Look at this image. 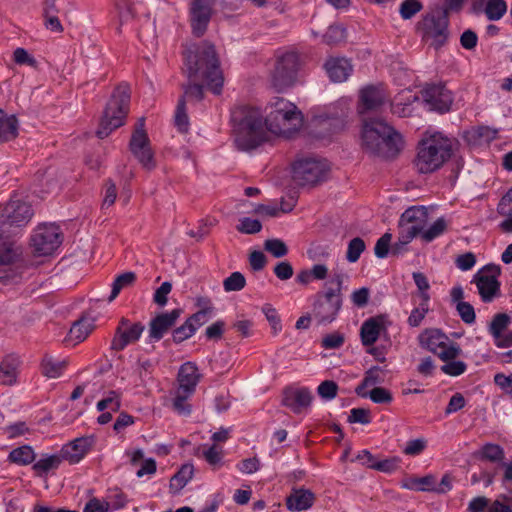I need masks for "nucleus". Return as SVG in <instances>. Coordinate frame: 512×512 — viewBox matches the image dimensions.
I'll return each mask as SVG.
<instances>
[{
	"label": "nucleus",
	"mask_w": 512,
	"mask_h": 512,
	"mask_svg": "<svg viewBox=\"0 0 512 512\" xmlns=\"http://www.w3.org/2000/svg\"><path fill=\"white\" fill-rule=\"evenodd\" d=\"M183 72L188 82L182 85L183 94L179 100L200 102L204 98V87L198 80L205 81L207 87L220 94L224 82L223 72L214 45L204 41L189 48L185 53Z\"/></svg>",
	"instance_id": "f257e3e1"
},
{
	"label": "nucleus",
	"mask_w": 512,
	"mask_h": 512,
	"mask_svg": "<svg viewBox=\"0 0 512 512\" xmlns=\"http://www.w3.org/2000/svg\"><path fill=\"white\" fill-rule=\"evenodd\" d=\"M234 124L235 144L241 151H251L271 140L267 119L258 108L240 106L231 116Z\"/></svg>",
	"instance_id": "f03ea898"
},
{
	"label": "nucleus",
	"mask_w": 512,
	"mask_h": 512,
	"mask_svg": "<svg viewBox=\"0 0 512 512\" xmlns=\"http://www.w3.org/2000/svg\"><path fill=\"white\" fill-rule=\"evenodd\" d=\"M401 135L381 119L365 121L362 130L363 148L381 158H394L402 148Z\"/></svg>",
	"instance_id": "7ed1b4c3"
},
{
	"label": "nucleus",
	"mask_w": 512,
	"mask_h": 512,
	"mask_svg": "<svg viewBox=\"0 0 512 512\" xmlns=\"http://www.w3.org/2000/svg\"><path fill=\"white\" fill-rule=\"evenodd\" d=\"M452 152L453 140L435 133L419 143L414 165L419 173H432L452 156Z\"/></svg>",
	"instance_id": "20e7f679"
},
{
	"label": "nucleus",
	"mask_w": 512,
	"mask_h": 512,
	"mask_svg": "<svg viewBox=\"0 0 512 512\" xmlns=\"http://www.w3.org/2000/svg\"><path fill=\"white\" fill-rule=\"evenodd\" d=\"M130 106V87L119 84L113 91L103 113L96 135L106 138L113 130L121 127L128 115Z\"/></svg>",
	"instance_id": "39448f33"
},
{
	"label": "nucleus",
	"mask_w": 512,
	"mask_h": 512,
	"mask_svg": "<svg viewBox=\"0 0 512 512\" xmlns=\"http://www.w3.org/2000/svg\"><path fill=\"white\" fill-rule=\"evenodd\" d=\"M267 125L271 135H285L298 131L303 124V115L297 106L284 98H277L271 103Z\"/></svg>",
	"instance_id": "423d86ee"
},
{
	"label": "nucleus",
	"mask_w": 512,
	"mask_h": 512,
	"mask_svg": "<svg viewBox=\"0 0 512 512\" xmlns=\"http://www.w3.org/2000/svg\"><path fill=\"white\" fill-rule=\"evenodd\" d=\"M344 275L335 273L329 283L330 287L324 293L317 294L313 305V316L319 325L333 322L342 306L341 289Z\"/></svg>",
	"instance_id": "0eeeda50"
},
{
	"label": "nucleus",
	"mask_w": 512,
	"mask_h": 512,
	"mask_svg": "<svg viewBox=\"0 0 512 512\" xmlns=\"http://www.w3.org/2000/svg\"><path fill=\"white\" fill-rule=\"evenodd\" d=\"M449 18L446 12L440 10L427 13L417 24V30L422 39L430 42L435 49L441 48L448 40Z\"/></svg>",
	"instance_id": "6e6552de"
},
{
	"label": "nucleus",
	"mask_w": 512,
	"mask_h": 512,
	"mask_svg": "<svg viewBox=\"0 0 512 512\" xmlns=\"http://www.w3.org/2000/svg\"><path fill=\"white\" fill-rule=\"evenodd\" d=\"M301 64L300 54L296 51H287L277 58L271 73V85L276 91L281 92L296 82Z\"/></svg>",
	"instance_id": "1a4fd4ad"
},
{
	"label": "nucleus",
	"mask_w": 512,
	"mask_h": 512,
	"mask_svg": "<svg viewBox=\"0 0 512 512\" xmlns=\"http://www.w3.org/2000/svg\"><path fill=\"white\" fill-rule=\"evenodd\" d=\"M422 347L437 355L442 361L457 359L462 350L458 343L438 329H427L419 336Z\"/></svg>",
	"instance_id": "9d476101"
},
{
	"label": "nucleus",
	"mask_w": 512,
	"mask_h": 512,
	"mask_svg": "<svg viewBox=\"0 0 512 512\" xmlns=\"http://www.w3.org/2000/svg\"><path fill=\"white\" fill-rule=\"evenodd\" d=\"M327 173V164L313 158L299 159L292 167V178L298 186H313L323 181Z\"/></svg>",
	"instance_id": "9b49d317"
},
{
	"label": "nucleus",
	"mask_w": 512,
	"mask_h": 512,
	"mask_svg": "<svg viewBox=\"0 0 512 512\" xmlns=\"http://www.w3.org/2000/svg\"><path fill=\"white\" fill-rule=\"evenodd\" d=\"M500 274V266L487 264L473 276L471 282L476 284L478 293L484 303H490L499 296L500 282L498 277Z\"/></svg>",
	"instance_id": "f8f14e48"
},
{
	"label": "nucleus",
	"mask_w": 512,
	"mask_h": 512,
	"mask_svg": "<svg viewBox=\"0 0 512 512\" xmlns=\"http://www.w3.org/2000/svg\"><path fill=\"white\" fill-rule=\"evenodd\" d=\"M33 216V211L27 202L12 198L0 210V230L6 233V226L22 227L28 224Z\"/></svg>",
	"instance_id": "ddd939ff"
},
{
	"label": "nucleus",
	"mask_w": 512,
	"mask_h": 512,
	"mask_svg": "<svg viewBox=\"0 0 512 512\" xmlns=\"http://www.w3.org/2000/svg\"><path fill=\"white\" fill-rule=\"evenodd\" d=\"M32 247L38 256L51 255L62 243L59 227L43 224L37 227L32 238Z\"/></svg>",
	"instance_id": "4468645a"
},
{
	"label": "nucleus",
	"mask_w": 512,
	"mask_h": 512,
	"mask_svg": "<svg viewBox=\"0 0 512 512\" xmlns=\"http://www.w3.org/2000/svg\"><path fill=\"white\" fill-rule=\"evenodd\" d=\"M144 330L145 326L141 322H132L122 317L111 340L110 349L116 352L123 351L128 345L136 343Z\"/></svg>",
	"instance_id": "2eb2a0df"
},
{
	"label": "nucleus",
	"mask_w": 512,
	"mask_h": 512,
	"mask_svg": "<svg viewBox=\"0 0 512 512\" xmlns=\"http://www.w3.org/2000/svg\"><path fill=\"white\" fill-rule=\"evenodd\" d=\"M213 0H192L189 8L192 33L201 37L207 30L212 17Z\"/></svg>",
	"instance_id": "dca6fc26"
},
{
	"label": "nucleus",
	"mask_w": 512,
	"mask_h": 512,
	"mask_svg": "<svg viewBox=\"0 0 512 512\" xmlns=\"http://www.w3.org/2000/svg\"><path fill=\"white\" fill-rule=\"evenodd\" d=\"M422 97L430 110H434L439 113L448 112L453 103L452 92L441 83L427 85L422 90Z\"/></svg>",
	"instance_id": "f3484780"
},
{
	"label": "nucleus",
	"mask_w": 512,
	"mask_h": 512,
	"mask_svg": "<svg viewBox=\"0 0 512 512\" xmlns=\"http://www.w3.org/2000/svg\"><path fill=\"white\" fill-rule=\"evenodd\" d=\"M182 313L181 309L160 313L149 322L148 338L150 342H157L175 325Z\"/></svg>",
	"instance_id": "a211bd4d"
},
{
	"label": "nucleus",
	"mask_w": 512,
	"mask_h": 512,
	"mask_svg": "<svg viewBox=\"0 0 512 512\" xmlns=\"http://www.w3.org/2000/svg\"><path fill=\"white\" fill-rule=\"evenodd\" d=\"M313 400V395L308 388L287 387L283 390L282 405L299 414L308 408Z\"/></svg>",
	"instance_id": "6ab92c4d"
},
{
	"label": "nucleus",
	"mask_w": 512,
	"mask_h": 512,
	"mask_svg": "<svg viewBox=\"0 0 512 512\" xmlns=\"http://www.w3.org/2000/svg\"><path fill=\"white\" fill-rule=\"evenodd\" d=\"M511 319L506 313H497L493 316L489 324L488 331L494 339V344L498 348H508L512 346V330L504 334L508 328Z\"/></svg>",
	"instance_id": "aec40b11"
},
{
	"label": "nucleus",
	"mask_w": 512,
	"mask_h": 512,
	"mask_svg": "<svg viewBox=\"0 0 512 512\" xmlns=\"http://www.w3.org/2000/svg\"><path fill=\"white\" fill-rule=\"evenodd\" d=\"M93 444V437H80L65 444L59 453L63 460L76 464L83 459Z\"/></svg>",
	"instance_id": "412c9836"
},
{
	"label": "nucleus",
	"mask_w": 512,
	"mask_h": 512,
	"mask_svg": "<svg viewBox=\"0 0 512 512\" xmlns=\"http://www.w3.org/2000/svg\"><path fill=\"white\" fill-rule=\"evenodd\" d=\"M428 222V211L425 207L412 206L404 211L400 217L399 226L401 230L415 228L418 236Z\"/></svg>",
	"instance_id": "4be33fe9"
},
{
	"label": "nucleus",
	"mask_w": 512,
	"mask_h": 512,
	"mask_svg": "<svg viewBox=\"0 0 512 512\" xmlns=\"http://www.w3.org/2000/svg\"><path fill=\"white\" fill-rule=\"evenodd\" d=\"M129 149L145 170L152 171L156 168V160L149 139H130Z\"/></svg>",
	"instance_id": "5701e85b"
},
{
	"label": "nucleus",
	"mask_w": 512,
	"mask_h": 512,
	"mask_svg": "<svg viewBox=\"0 0 512 512\" xmlns=\"http://www.w3.org/2000/svg\"><path fill=\"white\" fill-rule=\"evenodd\" d=\"M200 378L201 375L197 366L192 362H186L181 365L178 371L177 381L179 386L177 389L181 390V393L188 392L194 394Z\"/></svg>",
	"instance_id": "b1692460"
},
{
	"label": "nucleus",
	"mask_w": 512,
	"mask_h": 512,
	"mask_svg": "<svg viewBox=\"0 0 512 512\" xmlns=\"http://www.w3.org/2000/svg\"><path fill=\"white\" fill-rule=\"evenodd\" d=\"M386 327L385 316L371 317L363 322L360 329L361 341L364 346L373 345Z\"/></svg>",
	"instance_id": "393cba45"
},
{
	"label": "nucleus",
	"mask_w": 512,
	"mask_h": 512,
	"mask_svg": "<svg viewBox=\"0 0 512 512\" xmlns=\"http://www.w3.org/2000/svg\"><path fill=\"white\" fill-rule=\"evenodd\" d=\"M324 68L330 80L335 83L346 81L353 70L349 60L337 57L328 59Z\"/></svg>",
	"instance_id": "a878e982"
},
{
	"label": "nucleus",
	"mask_w": 512,
	"mask_h": 512,
	"mask_svg": "<svg viewBox=\"0 0 512 512\" xmlns=\"http://www.w3.org/2000/svg\"><path fill=\"white\" fill-rule=\"evenodd\" d=\"M315 500L314 494L307 489H293L286 498V506L291 511H302L309 509Z\"/></svg>",
	"instance_id": "bb28decb"
},
{
	"label": "nucleus",
	"mask_w": 512,
	"mask_h": 512,
	"mask_svg": "<svg viewBox=\"0 0 512 512\" xmlns=\"http://www.w3.org/2000/svg\"><path fill=\"white\" fill-rule=\"evenodd\" d=\"M360 101L363 106L360 112L363 113L364 110H376L382 106L386 101V95L379 87L367 86L361 90Z\"/></svg>",
	"instance_id": "cd10ccee"
},
{
	"label": "nucleus",
	"mask_w": 512,
	"mask_h": 512,
	"mask_svg": "<svg viewBox=\"0 0 512 512\" xmlns=\"http://www.w3.org/2000/svg\"><path fill=\"white\" fill-rule=\"evenodd\" d=\"M18 135V120L0 109V144L14 140Z\"/></svg>",
	"instance_id": "c85d7f7f"
},
{
	"label": "nucleus",
	"mask_w": 512,
	"mask_h": 512,
	"mask_svg": "<svg viewBox=\"0 0 512 512\" xmlns=\"http://www.w3.org/2000/svg\"><path fill=\"white\" fill-rule=\"evenodd\" d=\"M315 125L320 130L319 134L325 137L342 130L345 122L340 116L320 115L315 119Z\"/></svg>",
	"instance_id": "c756f323"
},
{
	"label": "nucleus",
	"mask_w": 512,
	"mask_h": 512,
	"mask_svg": "<svg viewBox=\"0 0 512 512\" xmlns=\"http://www.w3.org/2000/svg\"><path fill=\"white\" fill-rule=\"evenodd\" d=\"M497 136V130L487 126H479L472 128L465 133L467 142L477 146L483 143H489Z\"/></svg>",
	"instance_id": "7c9ffc66"
},
{
	"label": "nucleus",
	"mask_w": 512,
	"mask_h": 512,
	"mask_svg": "<svg viewBox=\"0 0 512 512\" xmlns=\"http://www.w3.org/2000/svg\"><path fill=\"white\" fill-rule=\"evenodd\" d=\"M19 359L16 356L9 355L0 363V384L11 385L15 382Z\"/></svg>",
	"instance_id": "2f4dec72"
},
{
	"label": "nucleus",
	"mask_w": 512,
	"mask_h": 512,
	"mask_svg": "<svg viewBox=\"0 0 512 512\" xmlns=\"http://www.w3.org/2000/svg\"><path fill=\"white\" fill-rule=\"evenodd\" d=\"M19 256V249L9 236L0 233V265H9Z\"/></svg>",
	"instance_id": "473e14b6"
},
{
	"label": "nucleus",
	"mask_w": 512,
	"mask_h": 512,
	"mask_svg": "<svg viewBox=\"0 0 512 512\" xmlns=\"http://www.w3.org/2000/svg\"><path fill=\"white\" fill-rule=\"evenodd\" d=\"M382 382H383L382 368H380L378 366H373L372 368H370L369 370L366 371L361 384H359L356 387L355 392L357 393V395H359L363 398H367V392L365 391V388L369 387V386L381 384Z\"/></svg>",
	"instance_id": "72a5a7b5"
},
{
	"label": "nucleus",
	"mask_w": 512,
	"mask_h": 512,
	"mask_svg": "<svg viewBox=\"0 0 512 512\" xmlns=\"http://www.w3.org/2000/svg\"><path fill=\"white\" fill-rule=\"evenodd\" d=\"M94 329V321L89 318H81L74 322L69 331V339L75 342L85 340Z\"/></svg>",
	"instance_id": "f704fd0d"
},
{
	"label": "nucleus",
	"mask_w": 512,
	"mask_h": 512,
	"mask_svg": "<svg viewBox=\"0 0 512 512\" xmlns=\"http://www.w3.org/2000/svg\"><path fill=\"white\" fill-rule=\"evenodd\" d=\"M477 456L480 460L501 464L505 458V452L498 444L486 443L477 452Z\"/></svg>",
	"instance_id": "c9c22d12"
},
{
	"label": "nucleus",
	"mask_w": 512,
	"mask_h": 512,
	"mask_svg": "<svg viewBox=\"0 0 512 512\" xmlns=\"http://www.w3.org/2000/svg\"><path fill=\"white\" fill-rule=\"evenodd\" d=\"M194 466L192 464H183L179 471L170 480V490L177 493L183 489L192 479Z\"/></svg>",
	"instance_id": "e433bc0d"
},
{
	"label": "nucleus",
	"mask_w": 512,
	"mask_h": 512,
	"mask_svg": "<svg viewBox=\"0 0 512 512\" xmlns=\"http://www.w3.org/2000/svg\"><path fill=\"white\" fill-rule=\"evenodd\" d=\"M35 457L36 455L32 447L24 445L13 449L9 453L8 459L12 463L25 466L31 464L35 460Z\"/></svg>",
	"instance_id": "4c0bfd02"
},
{
	"label": "nucleus",
	"mask_w": 512,
	"mask_h": 512,
	"mask_svg": "<svg viewBox=\"0 0 512 512\" xmlns=\"http://www.w3.org/2000/svg\"><path fill=\"white\" fill-rule=\"evenodd\" d=\"M66 365V361H57L46 355L41 363L42 373L48 378H57L63 373Z\"/></svg>",
	"instance_id": "58836bf2"
},
{
	"label": "nucleus",
	"mask_w": 512,
	"mask_h": 512,
	"mask_svg": "<svg viewBox=\"0 0 512 512\" xmlns=\"http://www.w3.org/2000/svg\"><path fill=\"white\" fill-rule=\"evenodd\" d=\"M436 479L433 475H426L420 478H411L402 484L403 488L416 491H433Z\"/></svg>",
	"instance_id": "ea45409f"
},
{
	"label": "nucleus",
	"mask_w": 512,
	"mask_h": 512,
	"mask_svg": "<svg viewBox=\"0 0 512 512\" xmlns=\"http://www.w3.org/2000/svg\"><path fill=\"white\" fill-rule=\"evenodd\" d=\"M506 12L507 4L505 0H488L484 7V13L490 21L500 20Z\"/></svg>",
	"instance_id": "a19ab883"
},
{
	"label": "nucleus",
	"mask_w": 512,
	"mask_h": 512,
	"mask_svg": "<svg viewBox=\"0 0 512 512\" xmlns=\"http://www.w3.org/2000/svg\"><path fill=\"white\" fill-rule=\"evenodd\" d=\"M63 458L59 454L49 455L44 458H41L36 463H34L32 469L38 474L41 475L43 473H47L52 469H57Z\"/></svg>",
	"instance_id": "79ce46f5"
},
{
	"label": "nucleus",
	"mask_w": 512,
	"mask_h": 512,
	"mask_svg": "<svg viewBox=\"0 0 512 512\" xmlns=\"http://www.w3.org/2000/svg\"><path fill=\"white\" fill-rule=\"evenodd\" d=\"M136 280V274L134 272H125L116 277L112 284V291L108 298V301H113L123 288L131 286Z\"/></svg>",
	"instance_id": "37998d69"
},
{
	"label": "nucleus",
	"mask_w": 512,
	"mask_h": 512,
	"mask_svg": "<svg viewBox=\"0 0 512 512\" xmlns=\"http://www.w3.org/2000/svg\"><path fill=\"white\" fill-rule=\"evenodd\" d=\"M416 229L400 230L397 242L391 246V254L398 256L406 251V246L416 237Z\"/></svg>",
	"instance_id": "c03bdc74"
},
{
	"label": "nucleus",
	"mask_w": 512,
	"mask_h": 512,
	"mask_svg": "<svg viewBox=\"0 0 512 512\" xmlns=\"http://www.w3.org/2000/svg\"><path fill=\"white\" fill-rule=\"evenodd\" d=\"M366 244L360 237H355L348 243L346 259L350 263H355L359 260L361 254L364 252Z\"/></svg>",
	"instance_id": "a18cd8bd"
},
{
	"label": "nucleus",
	"mask_w": 512,
	"mask_h": 512,
	"mask_svg": "<svg viewBox=\"0 0 512 512\" xmlns=\"http://www.w3.org/2000/svg\"><path fill=\"white\" fill-rule=\"evenodd\" d=\"M193 394L176 390L175 397L173 399V409L180 415H189L191 412V405L187 402Z\"/></svg>",
	"instance_id": "49530a36"
},
{
	"label": "nucleus",
	"mask_w": 512,
	"mask_h": 512,
	"mask_svg": "<svg viewBox=\"0 0 512 512\" xmlns=\"http://www.w3.org/2000/svg\"><path fill=\"white\" fill-rule=\"evenodd\" d=\"M446 222L443 218L437 219L428 229H423L419 234L425 242H431L444 233Z\"/></svg>",
	"instance_id": "de8ad7c7"
},
{
	"label": "nucleus",
	"mask_w": 512,
	"mask_h": 512,
	"mask_svg": "<svg viewBox=\"0 0 512 512\" xmlns=\"http://www.w3.org/2000/svg\"><path fill=\"white\" fill-rule=\"evenodd\" d=\"M346 37V30L340 25H330L323 35V41L328 45H335Z\"/></svg>",
	"instance_id": "09e8293b"
},
{
	"label": "nucleus",
	"mask_w": 512,
	"mask_h": 512,
	"mask_svg": "<svg viewBox=\"0 0 512 512\" xmlns=\"http://www.w3.org/2000/svg\"><path fill=\"white\" fill-rule=\"evenodd\" d=\"M262 312L271 326L273 335H277L282 330L281 319L277 310L271 304H265L262 307Z\"/></svg>",
	"instance_id": "8fccbe9b"
},
{
	"label": "nucleus",
	"mask_w": 512,
	"mask_h": 512,
	"mask_svg": "<svg viewBox=\"0 0 512 512\" xmlns=\"http://www.w3.org/2000/svg\"><path fill=\"white\" fill-rule=\"evenodd\" d=\"M175 126L181 133H186L189 129V118L184 100H178L175 111Z\"/></svg>",
	"instance_id": "3c124183"
},
{
	"label": "nucleus",
	"mask_w": 512,
	"mask_h": 512,
	"mask_svg": "<svg viewBox=\"0 0 512 512\" xmlns=\"http://www.w3.org/2000/svg\"><path fill=\"white\" fill-rule=\"evenodd\" d=\"M121 406V400L119 394L111 390L108 392L107 396L100 400L97 403V409L99 411H104L105 409H110L111 411H118Z\"/></svg>",
	"instance_id": "603ef678"
},
{
	"label": "nucleus",
	"mask_w": 512,
	"mask_h": 512,
	"mask_svg": "<svg viewBox=\"0 0 512 512\" xmlns=\"http://www.w3.org/2000/svg\"><path fill=\"white\" fill-rule=\"evenodd\" d=\"M423 9L419 0H404L399 8V13L404 20L411 19Z\"/></svg>",
	"instance_id": "864d4df0"
},
{
	"label": "nucleus",
	"mask_w": 512,
	"mask_h": 512,
	"mask_svg": "<svg viewBox=\"0 0 512 512\" xmlns=\"http://www.w3.org/2000/svg\"><path fill=\"white\" fill-rule=\"evenodd\" d=\"M246 285V279L240 272H233L223 281V287L226 292L240 291Z\"/></svg>",
	"instance_id": "5fc2aeb1"
},
{
	"label": "nucleus",
	"mask_w": 512,
	"mask_h": 512,
	"mask_svg": "<svg viewBox=\"0 0 512 512\" xmlns=\"http://www.w3.org/2000/svg\"><path fill=\"white\" fill-rule=\"evenodd\" d=\"M264 249L275 258H282L287 255V245L280 239H268L264 243Z\"/></svg>",
	"instance_id": "6e6d98bb"
},
{
	"label": "nucleus",
	"mask_w": 512,
	"mask_h": 512,
	"mask_svg": "<svg viewBox=\"0 0 512 512\" xmlns=\"http://www.w3.org/2000/svg\"><path fill=\"white\" fill-rule=\"evenodd\" d=\"M203 457L209 465L218 468L222 464L223 450L221 447L213 444L208 449L203 451Z\"/></svg>",
	"instance_id": "4d7b16f0"
},
{
	"label": "nucleus",
	"mask_w": 512,
	"mask_h": 512,
	"mask_svg": "<svg viewBox=\"0 0 512 512\" xmlns=\"http://www.w3.org/2000/svg\"><path fill=\"white\" fill-rule=\"evenodd\" d=\"M237 231L243 234H256L261 231L262 224L257 219L244 217L240 219L239 224L236 226Z\"/></svg>",
	"instance_id": "13d9d810"
},
{
	"label": "nucleus",
	"mask_w": 512,
	"mask_h": 512,
	"mask_svg": "<svg viewBox=\"0 0 512 512\" xmlns=\"http://www.w3.org/2000/svg\"><path fill=\"white\" fill-rule=\"evenodd\" d=\"M444 362L445 364L441 366V371L449 376L456 377L462 375L467 369L466 363L460 360L452 359Z\"/></svg>",
	"instance_id": "bf43d9fd"
},
{
	"label": "nucleus",
	"mask_w": 512,
	"mask_h": 512,
	"mask_svg": "<svg viewBox=\"0 0 512 512\" xmlns=\"http://www.w3.org/2000/svg\"><path fill=\"white\" fill-rule=\"evenodd\" d=\"M367 398H370L376 404H389L393 400L391 392L383 387H375L367 392Z\"/></svg>",
	"instance_id": "052dcab7"
},
{
	"label": "nucleus",
	"mask_w": 512,
	"mask_h": 512,
	"mask_svg": "<svg viewBox=\"0 0 512 512\" xmlns=\"http://www.w3.org/2000/svg\"><path fill=\"white\" fill-rule=\"evenodd\" d=\"M456 310L464 323L473 324L475 322V310L469 302L459 301L456 304Z\"/></svg>",
	"instance_id": "680f3d73"
},
{
	"label": "nucleus",
	"mask_w": 512,
	"mask_h": 512,
	"mask_svg": "<svg viewBox=\"0 0 512 512\" xmlns=\"http://www.w3.org/2000/svg\"><path fill=\"white\" fill-rule=\"evenodd\" d=\"M391 239L390 233L383 234L376 242L374 247V253L378 258H385L388 256L389 251L391 252Z\"/></svg>",
	"instance_id": "e2e57ef3"
},
{
	"label": "nucleus",
	"mask_w": 512,
	"mask_h": 512,
	"mask_svg": "<svg viewBox=\"0 0 512 512\" xmlns=\"http://www.w3.org/2000/svg\"><path fill=\"white\" fill-rule=\"evenodd\" d=\"M317 392L321 398L331 400L337 396L338 385L332 380H325L318 386Z\"/></svg>",
	"instance_id": "0e129e2a"
},
{
	"label": "nucleus",
	"mask_w": 512,
	"mask_h": 512,
	"mask_svg": "<svg viewBox=\"0 0 512 512\" xmlns=\"http://www.w3.org/2000/svg\"><path fill=\"white\" fill-rule=\"evenodd\" d=\"M195 332V327L190 322L185 321L180 327L174 329L172 333L173 341L181 343L194 335Z\"/></svg>",
	"instance_id": "69168bd1"
},
{
	"label": "nucleus",
	"mask_w": 512,
	"mask_h": 512,
	"mask_svg": "<svg viewBox=\"0 0 512 512\" xmlns=\"http://www.w3.org/2000/svg\"><path fill=\"white\" fill-rule=\"evenodd\" d=\"M428 311V302L422 300L418 307L414 308L408 317V324L412 327L420 325Z\"/></svg>",
	"instance_id": "338daca9"
},
{
	"label": "nucleus",
	"mask_w": 512,
	"mask_h": 512,
	"mask_svg": "<svg viewBox=\"0 0 512 512\" xmlns=\"http://www.w3.org/2000/svg\"><path fill=\"white\" fill-rule=\"evenodd\" d=\"M13 59L16 64L19 65H28L31 67H35L37 61L33 58L24 48H16L13 53Z\"/></svg>",
	"instance_id": "774afa93"
}]
</instances>
